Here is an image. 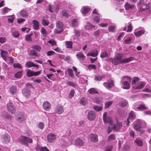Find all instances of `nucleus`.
<instances>
[{
	"label": "nucleus",
	"mask_w": 151,
	"mask_h": 151,
	"mask_svg": "<svg viewBox=\"0 0 151 151\" xmlns=\"http://www.w3.org/2000/svg\"><path fill=\"white\" fill-rule=\"evenodd\" d=\"M136 109L141 110L146 109H147V107L144 104H140L136 108Z\"/></svg>",
	"instance_id": "nucleus-41"
},
{
	"label": "nucleus",
	"mask_w": 151,
	"mask_h": 151,
	"mask_svg": "<svg viewBox=\"0 0 151 151\" xmlns=\"http://www.w3.org/2000/svg\"><path fill=\"white\" fill-rule=\"evenodd\" d=\"M10 10L9 8L7 7H5L4 8H3L2 9V13L5 14L6 13L8 12H9L10 11Z\"/></svg>",
	"instance_id": "nucleus-55"
},
{
	"label": "nucleus",
	"mask_w": 151,
	"mask_h": 151,
	"mask_svg": "<svg viewBox=\"0 0 151 151\" xmlns=\"http://www.w3.org/2000/svg\"><path fill=\"white\" fill-rule=\"evenodd\" d=\"M145 83L143 81L139 82L138 85L134 87V88L136 89H142L145 86Z\"/></svg>",
	"instance_id": "nucleus-21"
},
{
	"label": "nucleus",
	"mask_w": 151,
	"mask_h": 151,
	"mask_svg": "<svg viewBox=\"0 0 151 151\" xmlns=\"http://www.w3.org/2000/svg\"><path fill=\"white\" fill-rule=\"evenodd\" d=\"M63 111V108L61 105L58 106L55 110V112L58 114H62Z\"/></svg>",
	"instance_id": "nucleus-13"
},
{
	"label": "nucleus",
	"mask_w": 151,
	"mask_h": 151,
	"mask_svg": "<svg viewBox=\"0 0 151 151\" xmlns=\"http://www.w3.org/2000/svg\"><path fill=\"white\" fill-rule=\"evenodd\" d=\"M77 58L81 61L83 60L86 56L81 52H78L76 55Z\"/></svg>",
	"instance_id": "nucleus-18"
},
{
	"label": "nucleus",
	"mask_w": 151,
	"mask_h": 151,
	"mask_svg": "<svg viewBox=\"0 0 151 151\" xmlns=\"http://www.w3.org/2000/svg\"><path fill=\"white\" fill-rule=\"evenodd\" d=\"M93 109L96 111H101L102 110L103 107L102 106H98L97 105L94 106L93 107Z\"/></svg>",
	"instance_id": "nucleus-33"
},
{
	"label": "nucleus",
	"mask_w": 151,
	"mask_h": 151,
	"mask_svg": "<svg viewBox=\"0 0 151 151\" xmlns=\"http://www.w3.org/2000/svg\"><path fill=\"white\" fill-rule=\"evenodd\" d=\"M56 137L55 134L52 133H50L47 136V140L50 142H52L56 139Z\"/></svg>",
	"instance_id": "nucleus-10"
},
{
	"label": "nucleus",
	"mask_w": 151,
	"mask_h": 151,
	"mask_svg": "<svg viewBox=\"0 0 151 151\" xmlns=\"http://www.w3.org/2000/svg\"><path fill=\"white\" fill-rule=\"evenodd\" d=\"M41 32L43 34L44 37H45L47 34L46 29L43 27L41 29Z\"/></svg>",
	"instance_id": "nucleus-63"
},
{
	"label": "nucleus",
	"mask_w": 151,
	"mask_h": 151,
	"mask_svg": "<svg viewBox=\"0 0 151 151\" xmlns=\"http://www.w3.org/2000/svg\"><path fill=\"white\" fill-rule=\"evenodd\" d=\"M114 85V81L112 80H109L107 82H105L103 83L104 86L108 89L112 88Z\"/></svg>",
	"instance_id": "nucleus-8"
},
{
	"label": "nucleus",
	"mask_w": 151,
	"mask_h": 151,
	"mask_svg": "<svg viewBox=\"0 0 151 151\" xmlns=\"http://www.w3.org/2000/svg\"><path fill=\"white\" fill-rule=\"evenodd\" d=\"M25 66L29 68L32 67H36L38 68V65L35 64L33 62L31 61H27L25 65Z\"/></svg>",
	"instance_id": "nucleus-22"
},
{
	"label": "nucleus",
	"mask_w": 151,
	"mask_h": 151,
	"mask_svg": "<svg viewBox=\"0 0 151 151\" xmlns=\"http://www.w3.org/2000/svg\"><path fill=\"white\" fill-rule=\"evenodd\" d=\"M100 57L102 58L108 57V55L107 51H104L102 52L100 55Z\"/></svg>",
	"instance_id": "nucleus-37"
},
{
	"label": "nucleus",
	"mask_w": 151,
	"mask_h": 151,
	"mask_svg": "<svg viewBox=\"0 0 151 151\" xmlns=\"http://www.w3.org/2000/svg\"><path fill=\"white\" fill-rule=\"evenodd\" d=\"M42 24L44 26H47L49 24V22L46 20L45 19H43L42 21Z\"/></svg>",
	"instance_id": "nucleus-56"
},
{
	"label": "nucleus",
	"mask_w": 151,
	"mask_h": 151,
	"mask_svg": "<svg viewBox=\"0 0 151 151\" xmlns=\"http://www.w3.org/2000/svg\"><path fill=\"white\" fill-rule=\"evenodd\" d=\"M33 23V27L34 29L37 30L39 28V24L38 22L35 20H34L32 21Z\"/></svg>",
	"instance_id": "nucleus-26"
},
{
	"label": "nucleus",
	"mask_w": 151,
	"mask_h": 151,
	"mask_svg": "<svg viewBox=\"0 0 151 151\" xmlns=\"http://www.w3.org/2000/svg\"><path fill=\"white\" fill-rule=\"evenodd\" d=\"M14 18V15H13L12 16H10L8 19V22H9L12 23Z\"/></svg>",
	"instance_id": "nucleus-50"
},
{
	"label": "nucleus",
	"mask_w": 151,
	"mask_h": 151,
	"mask_svg": "<svg viewBox=\"0 0 151 151\" xmlns=\"http://www.w3.org/2000/svg\"><path fill=\"white\" fill-rule=\"evenodd\" d=\"M104 77L103 76L99 75H96L94 76V79L96 81H100Z\"/></svg>",
	"instance_id": "nucleus-48"
},
{
	"label": "nucleus",
	"mask_w": 151,
	"mask_h": 151,
	"mask_svg": "<svg viewBox=\"0 0 151 151\" xmlns=\"http://www.w3.org/2000/svg\"><path fill=\"white\" fill-rule=\"evenodd\" d=\"M115 139L114 135L113 134H111L108 137V140L110 141L111 140H114Z\"/></svg>",
	"instance_id": "nucleus-64"
},
{
	"label": "nucleus",
	"mask_w": 151,
	"mask_h": 151,
	"mask_svg": "<svg viewBox=\"0 0 151 151\" xmlns=\"http://www.w3.org/2000/svg\"><path fill=\"white\" fill-rule=\"evenodd\" d=\"M10 93L12 95H15L17 91V87L14 86H12L10 88Z\"/></svg>",
	"instance_id": "nucleus-20"
},
{
	"label": "nucleus",
	"mask_w": 151,
	"mask_h": 151,
	"mask_svg": "<svg viewBox=\"0 0 151 151\" xmlns=\"http://www.w3.org/2000/svg\"><path fill=\"white\" fill-rule=\"evenodd\" d=\"M8 52L6 51L2 50L1 51V54L4 60L8 56Z\"/></svg>",
	"instance_id": "nucleus-32"
},
{
	"label": "nucleus",
	"mask_w": 151,
	"mask_h": 151,
	"mask_svg": "<svg viewBox=\"0 0 151 151\" xmlns=\"http://www.w3.org/2000/svg\"><path fill=\"white\" fill-rule=\"evenodd\" d=\"M12 35L15 38L18 37L19 35V32L17 31H15L13 32Z\"/></svg>",
	"instance_id": "nucleus-57"
},
{
	"label": "nucleus",
	"mask_w": 151,
	"mask_h": 151,
	"mask_svg": "<svg viewBox=\"0 0 151 151\" xmlns=\"http://www.w3.org/2000/svg\"><path fill=\"white\" fill-rule=\"evenodd\" d=\"M41 70L38 71H34L29 69L27 72V76L29 77H31L34 76H37L41 73Z\"/></svg>",
	"instance_id": "nucleus-6"
},
{
	"label": "nucleus",
	"mask_w": 151,
	"mask_h": 151,
	"mask_svg": "<svg viewBox=\"0 0 151 151\" xmlns=\"http://www.w3.org/2000/svg\"><path fill=\"white\" fill-rule=\"evenodd\" d=\"M85 27L86 29H90L93 28L94 26L90 23H88L85 26Z\"/></svg>",
	"instance_id": "nucleus-44"
},
{
	"label": "nucleus",
	"mask_w": 151,
	"mask_h": 151,
	"mask_svg": "<svg viewBox=\"0 0 151 151\" xmlns=\"http://www.w3.org/2000/svg\"><path fill=\"white\" fill-rule=\"evenodd\" d=\"M128 102L126 100H123L119 104L121 107H123L126 106Z\"/></svg>",
	"instance_id": "nucleus-34"
},
{
	"label": "nucleus",
	"mask_w": 151,
	"mask_h": 151,
	"mask_svg": "<svg viewBox=\"0 0 151 151\" xmlns=\"http://www.w3.org/2000/svg\"><path fill=\"white\" fill-rule=\"evenodd\" d=\"M145 4L144 0H140L137 3V5L140 8Z\"/></svg>",
	"instance_id": "nucleus-46"
},
{
	"label": "nucleus",
	"mask_w": 151,
	"mask_h": 151,
	"mask_svg": "<svg viewBox=\"0 0 151 151\" xmlns=\"http://www.w3.org/2000/svg\"><path fill=\"white\" fill-rule=\"evenodd\" d=\"M125 7L126 10H129L133 9L134 6V5L130 4L128 3H126L125 5Z\"/></svg>",
	"instance_id": "nucleus-25"
},
{
	"label": "nucleus",
	"mask_w": 151,
	"mask_h": 151,
	"mask_svg": "<svg viewBox=\"0 0 151 151\" xmlns=\"http://www.w3.org/2000/svg\"><path fill=\"white\" fill-rule=\"evenodd\" d=\"M123 54L122 53H117L115 57L112 60V62L114 65H117L120 63H128L134 59L133 57H130L123 60L122 58L123 57Z\"/></svg>",
	"instance_id": "nucleus-1"
},
{
	"label": "nucleus",
	"mask_w": 151,
	"mask_h": 151,
	"mask_svg": "<svg viewBox=\"0 0 151 151\" xmlns=\"http://www.w3.org/2000/svg\"><path fill=\"white\" fill-rule=\"evenodd\" d=\"M65 44L66 48H72L73 47V43L72 41H66Z\"/></svg>",
	"instance_id": "nucleus-27"
},
{
	"label": "nucleus",
	"mask_w": 151,
	"mask_h": 151,
	"mask_svg": "<svg viewBox=\"0 0 151 151\" xmlns=\"http://www.w3.org/2000/svg\"><path fill=\"white\" fill-rule=\"evenodd\" d=\"M8 111L11 114H13L15 112V107L14 104L11 103H8L6 105Z\"/></svg>",
	"instance_id": "nucleus-5"
},
{
	"label": "nucleus",
	"mask_w": 151,
	"mask_h": 151,
	"mask_svg": "<svg viewBox=\"0 0 151 151\" xmlns=\"http://www.w3.org/2000/svg\"><path fill=\"white\" fill-rule=\"evenodd\" d=\"M19 141L21 143L27 146L28 143H30L32 142V139L27 137L22 136L19 139Z\"/></svg>",
	"instance_id": "nucleus-3"
},
{
	"label": "nucleus",
	"mask_w": 151,
	"mask_h": 151,
	"mask_svg": "<svg viewBox=\"0 0 151 151\" xmlns=\"http://www.w3.org/2000/svg\"><path fill=\"white\" fill-rule=\"evenodd\" d=\"M132 39L130 37H129L127 39L124 40V42L125 44H128L130 43L132 41Z\"/></svg>",
	"instance_id": "nucleus-52"
},
{
	"label": "nucleus",
	"mask_w": 151,
	"mask_h": 151,
	"mask_svg": "<svg viewBox=\"0 0 151 151\" xmlns=\"http://www.w3.org/2000/svg\"><path fill=\"white\" fill-rule=\"evenodd\" d=\"M93 101L95 103L100 104H101L102 102V100L97 97L94 98L93 99Z\"/></svg>",
	"instance_id": "nucleus-39"
},
{
	"label": "nucleus",
	"mask_w": 151,
	"mask_h": 151,
	"mask_svg": "<svg viewBox=\"0 0 151 151\" xmlns=\"http://www.w3.org/2000/svg\"><path fill=\"white\" fill-rule=\"evenodd\" d=\"M78 22L77 19H73L71 21V24L73 27H77L78 25Z\"/></svg>",
	"instance_id": "nucleus-28"
},
{
	"label": "nucleus",
	"mask_w": 151,
	"mask_h": 151,
	"mask_svg": "<svg viewBox=\"0 0 151 151\" xmlns=\"http://www.w3.org/2000/svg\"><path fill=\"white\" fill-rule=\"evenodd\" d=\"M139 80V78L137 77H134L132 80V84H134L136 82L138 81Z\"/></svg>",
	"instance_id": "nucleus-62"
},
{
	"label": "nucleus",
	"mask_w": 151,
	"mask_h": 151,
	"mask_svg": "<svg viewBox=\"0 0 151 151\" xmlns=\"http://www.w3.org/2000/svg\"><path fill=\"white\" fill-rule=\"evenodd\" d=\"M20 14L21 17L23 18H26L28 16V13L26 11L22 10L20 11Z\"/></svg>",
	"instance_id": "nucleus-23"
},
{
	"label": "nucleus",
	"mask_w": 151,
	"mask_h": 151,
	"mask_svg": "<svg viewBox=\"0 0 151 151\" xmlns=\"http://www.w3.org/2000/svg\"><path fill=\"white\" fill-rule=\"evenodd\" d=\"M74 33L75 34L74 36L77 38L80 36L81 32L79 31L78 30H76L75 29L74 30Z\"/></svg>",
	"instance_id": "nucleus-49"
},
{
	"label": "nucleus",
	"mask_w": 151,
	"mask_h": 151,
	"mask_svg": "<svg viewBox=\"0 0 151 151\" xmlns=\"http://www.w3.org/2000/svg\"><path fill=\"white\" fill-rule=\"evenodd\" d=\"M122 124L121 123L117 122L116 123L114 124L113 126V128L115 130H118L120 129Z\"/></svg>",
	"instance_id": "nucleus-16"
},
{
	"label": "nucleus",
	"mask_w": 151,
	"mask_h": 151,
	"mask_svg": "<svg viewBox=\"0 0 151 151\" xmlns=\"http://www.w3.org/2000/svg\"><path fill=\"white\" fill-rule=\"evenodd\" d=\"M75 144L78 145L79 146H82L83 144V142L82 141V140L80 139H77L76 140Z\"/></svg>",
	"instance_id": "nucleus-31"
},
{
	"label": "nucleus",
	"mask_w": 151,
	"mask_h": 151,
	"mask_svg": "<svg viewBox=\"0 0 151 151\" xmlns=\"http://www.w3.org/2000/svg\"><path fill=\"white\" fill-rule=\"evenodd\" d=\"M22 93L24 96L26 97H29L30 95V91L29 88H26L23 89L22 91Z\"/></svg>",
	"instance_id": "nucleus-17"
},
{
	"label": "nucleus",
	"mask_w": 151,
	"mask_h": 151,
	"mask_svg": "<svg viewBox=\"0 0 151 151\" xmlns=\"http://www.w3.org/2000/svg\"><path fill=\"white\" fill-rule=\"evenodd\" d=\"M98 54V52L97 50H94L92 52L88 53L87 54V56L91 55L92 57H95L97 56Z\"/></svg>",
	"instance_id": "nucleus-29"
},
{
	"label": "nucleus",
	"mask_w": 151,
	"mask_h": 151,
	"mask_svg": "<svg viewBox=\"0 0 151 151\" xmlns=\"http://www.w3.org/2000/svg\"><path fill=\"white\" fill-rule=\"evenodd\" d=\"M30 53L31 55L35 56H38L37 52L34 50H30Z\"/></svg>",
	"instance_id": "nucleus-53"
},
{
	"label": "nucleus",
	"mask_w": 151,
	"mask_h": 151,
	"mask_svg": "<svg viewBox=\"0 0 151 151\" xmlns=\"http://www.w3.org/2000/svg\"><path fill=\"white\" fill-rule=\"evenodd\" d=\"M96 117V114L93 111H90L88 114L87 118L90 121L94 120Z\"/></svg>",
	"instance_id": "nucleus-9"
},
{
	"label": "nucleus",
	"mask_w": 151,
	"mask_h": 151,
	"mask_svg": "<svg viewBox=\"0 0 151 151\" xmlns=\"http://www.w3.org/2000/svg\"><path fill=\"white\" fill-rule=\"evenodd\" d=\"M144 31L142 30H141L137 32L134 33V34L136 37H138L141 34H143L144 33Z\"/></svg>",
	"instance_id": "nucleus-43"
},
{
	"label": "nucleus",
	"mask_w": 151,
	"mask_h": 151,
	"mask_svg": "<svg viewBox=\"0 0 151 151\" xmlns=\"http://www.w3.org/2000/svg\"><path fill=\"white\" fill-rule=\"evenodd\" d=\"M56 25L57 28L54 30V32L56 34H60L63 31L64 25L62 22L58 21L56 22Z\"/></svg>",
	"instance_id": "nucleus-2"
},
{
	"label": "nucleus",
	"mask_w": 151,
	"mask_h": 151,
	"mask_svg": "<svg viewBox=\"0 0 151 151\" xmlns=\"http://www.w3.org/2000/svg\"><path fill=\"white\" fill-rule=\"evenodd\" d=\"M37 127L40 129H42L44 128V124L43 122H40L38 124Z\"/></svg>",
	"instance_id": "nucleus-51"
},
{
	"label": "nucleus",
	"mask_w": 151,
	"mask_h": 151,
	"mask_svg": "<svg viewBox=\"0 0 151 151\" xmlns=\"http://www.w3.org/2000/svg\"><path fill=\"white\" fill-rule=\"evenodd\" d=\"M115 27L114 26H111L109 27L108 30L110 32H113L115 30Z\"/></svg>",
	"instance_id": "nucleus-59"
},
{
	"label": "nucleus",
	"mask_w": 151,
	"mask_h": 151,
	"mask_svg": "<svg viewBox=\"0 0 151 151\" xmlns=\"http://www.w3.org/2000/svg\"><path fill=\"white\" fill-rule=\"evenodd\" d=\"M7 63H13L14 61L13 59L12 58L10 57H7L4 60Z\"/></svg>",
	"instance_id": "nucleus-30"
},
{
	"label": "nucleus",
	"mask_w": 151,
	"mask_h": 151,
	"mask_svg": "<svg viewBox=\"0 0 151 151\" xmlns=\"http://www.w3.org/2000/svg\"><path fill=\"white\" fill-rule=\"evenodd\" d=\"M121 83L122 84V87L124 89H129L130 88V86L128 82L125 81L124 82L121 80Z\"/></svg>",
	"instance_id": "nucleus-12"
},
{
	"label": "nucleus",
	"mask_w": 151,
	"mask_h": 151,
	"mask_svg": "<svg viewBox=\"0 0 151 151\" xmlns=\"http://www.w3.org/2000/svg\"><path fill=\"white\" fill-rule=\"evenodd\" d=\"M134 142L139 146H142V142L140 139H136Z\"/></svg>",
	"instance_id": "nucleus-35"
},
{
	"label": "nucleus",
	"mask_w": 151,
	"mask_h": 151,
	"mask_svg": "<svg viewBox=\"0 0 151 151\" xmlns=\"http://www.w3.org/2000/svg\"><path fill=\"white\" fill-rule=\"evenodd\" d=\"M105 120H103L104 122L105 123H109L110 125H111L112 124V121L111 118L110 117H107L106 118Z\"/></svg>",
	"instance_id": "nucleus-36"
},
{
	"label": "nucleus",
	"mask_w": 151,
	"mask_h": 151,
	"mask_svg": "<svg viewBox=\"0 0 151 151\" xmlns=\"http://www.w3.org/2000/svg\"><path fill=\"white\" fill-rule=\"evenodd\" d=\"M80 103L83 105H85L87 103V101L86 99L84 98H82L80 100Z\"/></svg>",
	"instance_id": "nucleus-45"
},
{
	"label": "nucleus",
	"mask_w": 151,
	"mask_h": 151,
	"mask_svg": "<svg viewBox=\"0 0 151 151\" xmlns=\"http://www.w3.org/2000/svg\"><path fill=\"white\" fill-rule=\"evenodd\" d=\"M136 115L135 113L132 111L129 114V116L128 118L127 119V121H125V122L126 123V124L127 126H129L130 121L129 119H132L136 118Z\"/></svg>",
	"instance_id": "nucleus-7"
},
{
	"label": "nucleus",
	"mask_w": 151,
	"mask_h": 151,
	"mask_svg": "<svg viewBox=\"0 0 151 151\" xmlns=\"http://www.w3.org/2000/svg\"><path fill=\"white\" fill-rule=\"evenodd\" d=\"M10 136L8 134H5L2 137V139L3 142L7 143L10 141Z\"/></svg>",
	"instance_id": "nucleus-11"
},
{
	"label": "nucleus",
	"mask_w": 151,
	"mask_h": 151,
	"mask_svg": "<svg viewBox=\"0 0 151 151\" xmlns=\"http://www.w3.org/2000/svg\"><path fill=\"white\" fill-rule=\"evenodd\" d=\"M25 119V115L23 114H22L19 116L17 119H16V120L19 122L21 123L24 121Z\"/></svg>",
	"instance_id": "nucleus-24"
},
{
	"label": "nucleus",
	"mask_w": 151,
	"mask_h": 151,
	"mask_svg": "<svg viewBox=\"0 0 151 151\" xmlns=\"http://www.w3.org/2000/svg\"><path fill=\"white\" fill-rule=\"evenodd\" d=\"M90 139L91 141L93 142H97L98 140V135L96 134H91Z\"/></svg>",
	"instance_id": "nucleus-14"
},
{
	"label": "nucleus",
	"mask_w": 151,
	"mask_h": 151,
	"mask_svg": "<svg viewBox=\"0 0 151 151\" xmlns=\"http://www.w3.org/2000/svg\"><path fill=\"white\" fill-rule=\"evenodd\" d=\"M129 147L127 145H124L123 147V151H128L130 149Z\"/></svg>",
	"instance_id": "nucleus-60"
},
{
	"label": "nucleus",
	"mask_w": 151,
	"mask_h": 151,
	"mask_svg": "<svg viewBox=\"0 0 151 151\" xmlns=\"http://www.w3.org/2000/svg\"><path fill=\"white\" fill-rule=\"evenodd\" d=\"M142 122L140 120H137L135 123L134 124V129L139 132H141L140 133L142 134L144 132V130H142L141 129V125Z\"/></svg>",
	"instance_id": "nucleus-4"
},
{
	"label": "nucleus",
	"mask_w": 151,
	"mask_h": 151,
	"mask_svg": "<svg viewBox=\"0 0 151 151\" xmlns=\"http://www.w3.org/2000/svg\"><path fill=\"white\" fill-rule=\"evenodd\" d=\"M14 77L17 78H20L22 76V73L21 71L18 72L14 74Z\"/></svg>",
	"instance_id": "nucleus-47"
},
{
	"label": "nucleus",
	"mask_w": 151,
	"mask_h": 151,
	"mask_svg": "<svg viewBox=\"0 0 151 151\" xmlns=\"http://www.w3.org/2000/svg\"><path fill=\"white\" fill-rule=\"evenodd\" d=\"M90 10V9L87 6L83 7L81 9V12L84 15L87 14Z\"/></svg>",
	"instance_id": "nucleus-15"
},
{
	"label": "nucleus",
	"mask_w": 151,
	"mask_h": 151,
	"mask_svg": "<svg viewBox=\"0 0 151 151\" xmlns=\"http://www.w3.org/2000/svg\"><path fill=\"white\" fill-rule=\"evenodd\" d=\"M113 103L112 101H108L106 102L105 104V108L106 109L109 108Z\"/></svg>",
	"instance_id": "nucleus-42"
},
{
	"label": "nucleus",
	"mask_w": 151,
	"mask_h": 151,
	"mask_svg": "<svg viewBox=\"0 0 151 151\" xmlns=\"http://www.w3.org/2000/svg\"><path fill=\"white\" fill-rule=\"evenodd\" d=\"M43 106L44 109L48 111L51 107L50 104L48 102L46 101L44 102L43 104Z\"/></svg>",
	"instance_id": "nucleus-19"
},
{
	"label": "nucleus",
	"mask_w": 151,
	"mask_h": 151,
	"mask_svg": "<svg viewBox=\"0 0 151 151\" xmlns=\"http://www.w3.org/2000/svg\"><path fill=\"white\" fill-rule=\"evenodd\" d=\"M68 72L69 75L71 77H73L74 76L73 73V71L71 69H68Z\"/></svg>",
	"instance_id": "nucleus-58"
},
{
	"label": "nucleus",
	"mask_w": 151,
	"mask_h": 151,
	"mask_svg": "<svg viewBox=\"0 0 151 151\" xmlns=\"http://www.w3.org/2000/svg\"><path fill=\"white\" fill-rule=\"evenodd\" d=\"M48 43L50 44L52 46L56 45V42L55 41L53 40H51L47 42Z\"/></svg>",
	"instance_id": "nucleus-61"
},
{
	"label": "nucleus",
	"mask_w": 151,
	"mask_h": 151,
	"mask_svg": "<svg viewBox=\"0 0 151 151\" xmlns=\"http://www.w3.org/2000/svg\"><path fill=\"white\" fill-rule=\"evenodd\" d=\"M149 5L147 4H143V5H142V6L140 7V9L141 11H144L145 9H148L149 8Z\"/></svg>",
	"instance_id": "nucleus-40"
},
{
	"label": "nucleus",
	"mask_w": 151,
	"mask_h": 151,
	"mask_svg": "<svg viewBox=\"0 0 151 151\" xmlns=\"http://www.w3.org/2000/svg\"><path fill=\"white\" fill-rule=\"evenodd\" d=\"M13 67L14 68H22V66L19 63H14L13 64Z\"/></svg>",
	"instance_id": "nucleus-54"
},
{
	"label": "nucleus",
	"mask_w": 151,
	"mask_h": 151,
	"mask_svg": "<svg viewBox=\"0 0 151 151\" xmlns=\"http://www.w3.org/2000/svg\"><path fill=\"white\" fill-rule=\"evenodd\" d=\"M88 92L90 93L91 94L98 93L97 91L94 88H92L89 89L88 90Z\"/></svg>",
	"instance_id": "nucleus-38"
}]
</instances>
